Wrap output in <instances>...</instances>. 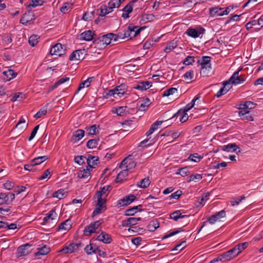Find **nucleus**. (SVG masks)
Masks as SVG:
<instances>
[{
	"mask_svg": "<svg viewBox=\"0 0 263 263\" xmlns=\"http://www.w3.org/2000/svg\"><path fill=\"white\" fill-rule=\"evenodd\" d=\"M210 61L211 58L208 56H203L201 60H199L198 61L201 65L200 73L203 77L208 76L209 71L211 69Z\"/></svg>",
	"mask_w": 263,
	"mask_h": 263,
	"instance_id": "nucleus-1",
	"label": "nucleus"
},
{
	"mask_svg": "<svg viewBox=\"0 0 263 263\" xmlns=\"http://www.w3.org/2000/svg\"><path fill=\"white\" fill-rule=\"evenodd\" d=\"M103 219L91 222L89 225L86 226L83 230V234L86 236H89L92 234L97 232V230L103 223Z\"/></svg>",
	"mask_w": 263,
	"mask_h": 263,
	"instance_id": "nucleus-2",
	"label": "nucleus"
},
{
	"mask_svg": "<svg viewBox=\"0 0 263 263\" xmlns=\"http://www.w3.org/2000/svg\"><path fill=\"white\" fill-rule=\"evenodd\" d=\"M111 36L109 35V33H108L99 37L95 41L94 43L96 47L100 49L104 48L107 45L111 43Z\"/></svg>",
	"mask_w": 263,
	"mask_h": 263,
	"instance_id": "nucleus-3",
	"label": "nucleus"
},
{
	"mask_svg": "<svg viewBox=\"0 0 263 263\" xmlns=\"http://www.w3.org/2000/svg\"><path fill=\"white\" fill-rule=\"evenodd\" d=\"M143 29V27L139 28L137 26L129 25L127 30L124 32V35L128 40L138 35Z\"/></svg>",
	"mask_w": 263,
	"mask_h": 263,
	"instance_id": "nucleus-4",
	"label": "nucleus"
},
{
	"mask_svg": "<svg viewBox=\"0 0 263 263\" xmlns=\"http://www.w3.org/2000/svg\"><path fill=\"white\" fill-rule=\"evenodd\" d=\"M57 214L54 209H52L47 215L44 217L43 220V224H46L50 222L54 224L57 221Z\"/></svg>",
	"mask_w": 263,
	"mask_h": 263,
	"instance_id": "nucleus-5",
	"label": "nucleus"
},
{
	"mask_svg": "<svg viewBox=\"0 0 263 263\" xmlns=\"http://www.w3.org/2000/svg\"><path fill=\"white\" fill-rule=\"evenodd\" d=\"M205 31V30L201 27H197L196 28H189L185 32V33L189 36L193 38H197L201 34H203Z\"/></svg>",
	"mask_w": 263,
	"mask_h": 263,
	"instance_id": "nucleus-6",
	"label": "nucleus"
},
{
	"mask_svg": "<svg viewBox=\"0 0 263 263\" xmlns=\"http://www.w3.org/2000/svg\"><path fill=\"white\" fill-rule=\"evenodd\" d=\"M65 47L61 43H57L50 49V53L51 55L61 56L65 54Z\"/></svg>",
	"mask_w": 263,
	"mask_h": 263,
	"instance_id": "nucleus-7",
	"label": "nucleus"
},
{
	"mask_svg": "<svg viewBox=\"0 0 263 263\" xmlns=\"http://www.w3.org/2000/svg\"><path fill=\"white\" fill-rule=\"evenodd\" d=\"M15 198L12 193H0V204H9Z\"/></svg>",
	"mask_w": 263,
	"mask_h": 263,
	"instance_id": "nucleus-8",
	"label": "nucleus"
},
{
	"mask_svg": "<svg viewBox=\"0 0 263 263\" xmlns=\"http://www.w3.org/2000/svg\"><path fill=\"white\" fill-rule=\"evenodd\" d=\"M81 242L79 243H70L68 246H65L59 252H63L65 254L71 253L79 249V248L82 246Z\"/></svg>",
	"mask_w": 263,
	"mask_h": 263,
	"instance_id": "nucleus-9",
	"label": "nucleus"
},
{
	"mask_svg": "<svg viewBox=\"0 0 263 263\" xmlns=\"http://www.w3.org/2000/svg\"><path fill=\"white\" fill-rule=\"evenodd\" d=\"M86 52L84 49L76 50L71 54L69 60L70 61L82 60L85 58Z\"/></svg>",
	"mask_w": 263,
	"mask_h": 263,
	"instance_id": "nucleus-10",
	"label": "nucleus"
},
{
	"mask_svg": "<svg viewBox=\"0 0 263 263\" xmlns=\"http://www.w3.org/2000/svg\"><path fill=\"white\" fill-rule=\"evenodd\" d=\"M31 246V245L28 243L20 246L17 249L16 256L17 257H21L29 254L31 252L29 250Z\"/></svg>",
	"mask_w": 263,
	"mask_h": 263,
	"instance_id": "nucleus-11",
	"label": "nucleus"
},
{
	"mask_svg": "<svg viewBox=\"0 0 263 263\" xmlns=\"http://www.w3.org/2000/svg\"><path fill=\"white\" fill-rule=\"evenodd\" d=\"M136 199V197L135 195L130 194L118 200L117 202V205H119V206L127 205L135 201Z\"/></svg>",
	"mask_w": 263,
	"mask_h": 263,
	"instance_id": "nucleus-12",
	"label": "nucleus"
},
{
	"mask_svg": "<svg viewBox=\"0 0 263 263\" xmlns=\"http://www.w3.org/2000/svg\"><path fill=\"white\" fill-rule=\"evenodd\" d=\"M137 0H132L124 7L122 10L123 11V13L122 14V17H123L124 19L129 17V14L132 12L133 10V6L134 4L137 2Z\"/></svg>",
	"mask_w": 263,
	"mask_h": 263,
	"instance_id": "nucleus-13",
	"label": "nucleus"
},
{
	"mask_svg": "<svg viewBox=\"0 0 263 263\" xmlns=\"http://www.w3.org/2000/svg\"><path fill=\"white\" fill-rule=\"evenodd\" d=\"M221 150L226 152H236L238 154L241 152V149L235 143L229 144L221 146Z\"/></svg>",
	"mask_w": 263,
	"mask_h": 263,
	"instance_id": "nucleus-14",
	"label": "nucleus"
},
{
	"mask_svg": "<svg viewBox=\"0 0 263 263\" xmlns=\"http://www.w3.org/2000/svg\"><path fill=\"white\" fill-rule=\"evenodd\" d=\"M224 262L230 261L232 259L238 256V252L236 251L234 247L232 249L223 253L222 254Z\"/></svg>",
	"mask_w": 263,
	"mask_h": 263,
	"instance_id": "nucleus-15",
	"label": "nucleus"
},
{
	"mask_svg": "<svg viewBox=\"0 0 263 263\" xmlns=\"http://www.w3.org/2000/svg\"><path fill=\"white\" fill-rule=\"evenodd\" d=\"M96 239L105 243H109L112 241L111 236L104 231H101V233L97 236Z\"/></svg>",
	"mask_w": 263,
	"mask_h": 263,
	"instance_id": "nucleus-16",
	"label": "nucleus"
},
{
	"mask_svg": "<svg viewBox=\"0 0 263 263\" xmlns=\"http://www.w3.org/2000/svg\"><path fill=\"white\" fill-rule=\"evenodd\" d=\"M131 155H129L127 157L125 158L121 162L120 167H121L122 165H126V168H127L128 170L135 167L136 166V163L134 161H132L131 160Z\"/></svg>",
	"mask_w": 263,
	"mask_h": 263,
	"instance_id": "nucleus-17",
	"label": "nucleus"
},
{
	"mask_svg": "<svg viewBox=\"0 0 263 263\" xmlns=\"http://www.w3.org/2000/svg\"><path fill=\"white\" fill-rule=\"evenodd\" d=\"M141 218L140 217L135 218L130 217L126 220L122 221V226L125 227H128L131 226H134L137 224L139 221H140Z\"/></svg>",
	"mask_w": 263,
	"mask_h": 263,
	"instance_id": "nucleus-18",
	"label": "nucleus"
},
{
	"mask_svg": "<svg viewBox=\"0 0 263 263\" xmlns=\"http://www.w3.org/2000/svg\"><path fill=\"white\" fill-rule=\"evenodd\" d=\"M239 71L240 70L235 71L228 81H229V82H231V83L235 85H238L242 83L243 80L242 79V80H240V77L239 75Z\"/></svg>",
	"mask_w": 263,
	"mask_h": 263,
	"instance_id": "nucleus-19",
	"label": "nucleus"
},
{
	"mask_svg": "<svg viewBox=\"0 0 263 263\" xmlns=\"http://www.w3.org/2000/svg\"><path fill=\"white\" fill-rule=\"evenodd\" d=\"M87 162L88 164V167L92 170V168L95 167L97 165L98 162L99 161V158L97 157L89 155L88 157L86 158Z\"/></svg>",
	"mask_w": 263,
	"mask_h": 263,
	"instance_id": "nucleus-20",
	"label": "nucleus"
},
{
	"mask_svg": "<svg viewBox=\"0 0 263 263\" xmlns=\"http://www.w3.org/2000/svg\"><path fill=\"white\" fill-rule=\"evenodd\" d=\"M3 74L4 75L3 79L5 81H9L17 76V73L12 69H8L7 71H4Z\"/></svg>",
	"mask_w": 263,
	"mask_h": 263,
	"instance_id": "nucleus-21",
	"label": "nucleus"
},
{
	"mask_svg": "<svg viewBox=\"0 0 263 263\" xmlns=\"http://www.w3.org/2000/svg\"><path fill=\"white\" fill-rule=\"evenodd\" d=\"M152 86V83L149 81H141L136 86H135L134 88L141 90H145L149 88Z\"/></svg>",
	"mask_w": 263,
	"mask_h": 263,
	"instance_id": "nucleus-22",
	"label": "nucleus"
},
{
	"mask_svg": "<svg viewBox=\"0 0 263 263\" xmlns=\"http://www.w3.org/2000/svg\"><path fill=\"white\" fill-rule=\"evenodd\" d=\"M93 34V33L91 30H87L80 34V39L90 41L92 40Z\"/></svg>",
	"mask_w": 263,
	"mask_h": 263,
	"instance_id": "nucleus-23",
	"label": "nucleus"
},
{
	"mask_svg": "<svg viewBox=\"0 0 263 263\" xmlns=\"http://www.w3.org/2000/svg\"><path fill=\"white\" fill-rule=\"evenodd\" d=\"M128 170L127 168L122 170L117 175L116 181L117 183H121L125 179L128 175Z\"/></svg>",
	"mask_w": 263,
	"mask_h": 263,
	"instance_id": "nucleus-24",
	"label": "nucleus"
},
{
	"mask_svg": "<svg viewBox=\"0 0 263 263\" xmlns=\"http://www.w3.org/2000/svg\"><path fill=\"white\" fill-rule=\"evenodd\" d=\"M49 252L50 248L45 245L42 247L38 248L37 249V252L34 253V255L36 257L40 255H45L47 254Z\"/></svg>",
	"mask_w": 263,
	"mask_h": 263,
	"instance_id": "nucleus-25",
	"label": "nucleus"
},
{
	"mask_svg": "<svg viewBox=\"0 0 263 263\" xmlns=\"http://www.w3.org/2000/svg\"><path fill=\"white\" fill-rule=\"evenodd\" d=\"M250 111L247 110H241L239 112V115L242 120L248 121H253V118L250 114Z\"/></svg>",
	"mask_w": 263,
	"mask_h": 263,
	"instance_id": "nucleus-26",
	"label": "nucleus"
},
{
	"mask_svg": "<svg viewBox=\"0 0 263 263\" xmlns=\"http://www.w3.org/2000/svg\"><path fill=\"white\" fill-rule=\"evenodd\" d=\"M142 206V205L140 204L137 206H135L132 208L127 209L125 212V215L126 216H133L135 213H136L138 210L139 211H141L142 209H140V208H141Z\"/></svg>",
	"mask_w": 263,
	"mask_h": 263,
	"instance_id": "nucleus-27",
	"label": "nucleus"
},
{
	"mask_svg": "<svg viewBox=\"0 0 263 263\" xmlns=\"http://www.w3.org/2000/svg\"><path fill=\"white\" fill-rule=\"evenodd\" d=\"M71 227V221L70 219H68L61 223L58 227V230H69Z\"/></svg>",
	"mask_w": 263,
	"mask_h": 263,
	"instance_id": "nucleus-28",
	"label": "nucleus"
},
{
	"mask_svg": "<svg viewBox=\"0 0 263 263\" xmlns=\"http://www.w3.org/2000/svg\"><path fill=\"white\" fill-rule=\"evenodd\" d=\"M230 85L229 81H226L223 83V86L217 92L216 96L219 98L226 94L229 90V88H227V86Z\"/></svg>",
	"mask_w": 263,
	"mask_h": 263,
	"instance_id": "nucleus-29",
	"label": "nucleus"
},
{
	"mask_svg": "<svg viewBox=\"0 0 263 263\" xmlns=\"http://www.w3.org/2000/svg\"><path fill=\"white\" fill-rule=\"evenodd\" d=\"M189 215H182L180 211L177 210L173 213H172L170 215V218L172 219H174L175 221H177L178 220L179 218H183L185 217H188Z\"/></svg>",
	"mask_w": 263,
	"mask_h": 263,
	"instance_id": "nucleus-30",
	"label": "nucleus"
},
{
	"mask_svg": "<svg viewBox=\"0 0 263 263\" xmlns=\"http://www.w3.org/2000/svg\"><path fill=\"white\" fill-rule=\"evenodd\" d=\"M85 132L82 129L77 130L73 134V140L77 142L81 139L84 136Z\"/></svg>",
	"mask_w": 263,
	"mask_h": 263,
	"instance_id": "nucleus-31",
	"label": "nucleus"
},
{
	"mask_svg": "<svg viewBox=\"0 0 263 263\" xmlns=\"http://www.w3.org/2000/svg\"><path fill=\"white\" fill-rule=\"evenodd\" d=\"M99 126L97 125H93L89 127L86 128V131L87 134L89 135H96L99 132L98 128Z\"/></svg>",
	"mask_w": 263,
	"mask_h": 263,
	"instance_id": "nucleus-32",
	"label": "nucleus"
},
{
	"mask_svg": "<svg viewBox=\"0 0 263 263\" xmlns=\"http://www.w3.org/2000/svg\"><path fill=\"white\" fill-rule=\"evenodd\" d=\"M151 181L148 177L142 179L140 182L137 183V186L145 189L148 187L150 184Z\"/></svg>",
	"mask_w": 263,
	"mask_h": 263,
	"instance_id": "nucleus-33",
	"label": "nucleus"
},
{
	"mask_svg": "<svg viewBox=\"0 0 263 263\" xmlns=\"http://www.w3.org/2000/svg\"><path fill=\"white\" fill-rule=\"evenodd\" d=\"M97 248L98 247L96 245L90 243L85 247L84 250L87 254L90 255L93 253H96V251L97 250Z\"/></svg>",
	"mask_w": 263,
	"mask_h": 263,
	"instance_id": "nucleus-34",
	"label": "nucleus"
},
{
	"mask_svg": "<svg viewBox=\"0 0 263 263\" xmlns=\"http://www.w3.org/2000/svg\"><path fill=\"white\" fill-rule=\"evenodd\" d=\"M162 122V121H157L152 124L149 130L146 133V136L151 135L157 128L158 126L161 125Z\"/></svg>",
	"mask_w": 263,
	"mask_h": 263,
	"instance_id": "nucleus-35",
	"label": "nucleus"
},
{
	"mask_svg": "<svg viewBox=\"0 0 263 263\" xmlns=\"http://www.w3.org/2000/svg\"><path fill=\"white\" fill-rule=\"evenodd\" d=\"M186 112H183L181 110H179L174 116V117H178L181 114H182L180 117V121L182 123L185 122L187 120L189 116Z\"/></svg>",
	"mask_w": 263,
	"mask_h": 263,
	"instance_id": "nucleus-36",
	"label": "nucleus"
},
{
	"mask_svg": "<svg viewBox=\"0 0 263 263\" xmlns=\"http://www.w3.org/2000/svg\"><path fill=\"white\" fill-rule=\"evenodd\" d=\"M91 170L88 166L86 169H83L82 171H80L78 173V177L80 178H85L90 176V171Z\"/></svg>",
	"mask_w": 263,
	"mask_h": 263,
	"instance_id": "nucleus-37",
	"label": "nucleus"
},
{
	"mask_svg": "<svg viewBox=\"0 0 263 263\" xmlns=\"http://www.w3.org/2000/svg\"><path fill=\"white\" fill-rule=\"evenodd\" d=\"M93 78H88L87 80L81 82L77 89V92H78L81 89L84 87H88L90 86L91 82H92Z\"/></svg>",
	"mask_w": 263,
	"mask_h": 263,
	"instance_id": "nucleus-38",
	"label": "nucleus"
},
{
	"mask_svg": "<svg viewBox=\"0 0 263 263\" xmlns=\"http://www.w3.org/2000/svg\"><path fill=\"white\" fill-rule=\"evenodd\" d=\"M67 195V192L65 191L64 189H60L55 192L53 194V197L59 198L60 199H62L66 197Z\"/></svg>",
	"mask_w": 263,
	"mask_h": 263,
	"instance_id": "nucleus-39",
	"label": "nucleus"
},
{
	"mask_svg": "<svg viewBox=\"0 0 263 263\" xmlns=\"http://www.w3.org/2000/svg\"><path fill=\"white\" fill-rule=\"evenodd\" d=\"M32 20L31 16L29 13H25L20 19V23L23 25H27V23Z\"/></svg>",
	"mask_w": 263,
	"mask_h": 263,
	"instance_id": "nucleus-40",
	"label": "nucleus"
},
{
	"mask_svg": "<svg viewBox=\"0 0 263 263\" xmlns=\"http://www.w3.org/2000/svg\"><path fill=\"white\" fill-rule=\"evenodd\" d=\"M48 157L47 156H40L36 158H34L32 160V163L34 164V166L39 165L44 162L45 160H47Z\"/></svg>",
	"mask_w": 263,
	"mask_h": 263,
	"instance_id": "nucleus-41",
	"label": "nucleus"
},
{
	"mask_svg": "<svg viewBox=\"0 0 263 263\" xmlns=\"http://www.w3.org/2000/svg\"><path fill=\"white\" fill-rule=\"evenodd\" d=\"M159 227V223L157 221H152L147 225V229L151 232L155 231Z\"/></svg>",
	"mask_w": 263,
	"mask_h": 263,
	"instance_id": "nucleus-42",
	"label": "nucleus"
},
{
	"mask_svg": "<svg viewBox=\"0 0 263 263\" xmlns=\"http://www.w3.org/2000/svg\"><path fill=\"white\" fill-rule=\"evenodd\" d=\"M221 8L218 7H213L210 8V14L212 17H214L215 16H219L218 14L221 13L222 11Z\"/></svg>",
	"mask_w": 263,
	"mask_h": 263,
	"instance_id": "nucleus-43",
	"label": "nucleus"
},
{
	"mask_svg": "<svg viewBox=\"0 0 263 263\" xmlns=\"http://www.w3.org/2000/svg\"><path fill=\"white\" fill-rule=\"evenodd\" d=\"M117 95H123L126 92V85L122 84L119 86H117L115 88Z\"/></svg>",
	"mask_w": 263,
	"mask_h": 263,
	"instance_id": "nucleus-44",
	"label": "nucleus"
},
{
	"mask_svg": "<svg viewBox=\"0 0 263 263\" xmlns=\"http://www.w3.org/2000/svg\"><path fill=\"white\" fill-rule=\"evenodd\" d=\"M73 4L71 3H66L61 8V11L63 13H66L72 8Z\"/></svg>",
	"mask_w": 263,
	"mask_h": 263,
	"instance_id": "nucleus-45",
	"label": "nucleus"
},
{
	"mask_svg": "<svg viewBox=\"0 0 263 263\" xmlns=\"http://www.w3.org/2000/svg\"><path fill=\"white\" fill-rule=\"evenodd\" d=\"M99 139H92L88 140L86 143V146L89 148H93L96 147Z\"/></svg>",
	"mask_w": 263,
	"mask_h": 263,
	"instance_id": "nucleus-46",
	"label": "nucleus"
},
{
	"mask_svg": "<svg viewBox=\"0 0 263 263\" xmlns=\"http://www.w3.org/2000/svg\"><path fill=\"white\" fill-rule=\"evenodd\" d=\"M202 178V176L201 174H195L190 176L188 178L187 182H189L191 181L197 182L200 181Z\"/></svg>",
	"mask_w": 263,
	"mask_h": 263,
	"instance_id": "nucleus-47",
	"label": "nucleus"
},
{
	"mask_svg": "<svg viewBox=\"0 0 263 263\" xmlns=\"http://www.w3.org/2000/svg\"><path fill=\"white\" fill-rule=\"evenodd\" d=\"M96 196L97 197V205H102L103 206L104 204L106 203V197H104V196L102 195L100 193H96Z\"/></svg>",
	"mask_w": 263,
	"mask_h": 263,
	"instance_id": "nucleus-48",
	"label": "nucleus"
},
{
	"mask_svg": "<svg viewBox=\"0 0 263 263\" xmlns=\"http://www.w3.org/2000/svg\"><path fill=\"white\" fill-rule=\"evenodd\" d=\"M48 104H47L46 106L42 108L34 116V117L37 119L41 118L42 116L45 115L47 112V106Z\"/></svg>",
	"mask_w": 263,
	"mask_h": 263,
	"instance_id": "nucleus-49",
	"label": "nucleus"
},
{
	"mask_svg": "<svg viewBox=\"0 0 263 263\" xmlns=\"http://www.w3.org/2000/svg\"><path fill=\"white\" fill-rule=\"evenodd\" d=\"M248 245V242H245L239 243L234 247L235 249H236V251L238 252V255L247 248Z\"/></svg>",
	"mask_w": 263,
	"mask_h": 263,
	"instance_id": "nucleus-50",
	"label": "nucleus"
},
{
	"mask_svg": "<svg viewBox=\"0 0 263 263\" xmlns=\"http://www.w3.org/2000/svg\"><path fill=\"white\" fill-rule=\"evenodd\" d=\"M177 46V42L173 40L167 45L164 49V51L167 53L170 52L171 51L175 49Z\"/></svg>",
	"mask_w": 263,
	"mask_h": 263,
	"instance_id": "nucleus-51",
	"label": "nucleus"
},
{
	"mask_svg": "<svg viewBox=\"0 0 263 263\" xmlns=\"http://www.w3.org/2000/svg\"><path fill=\"white\" fill-rule=\"evenodd\" d=\"M25 98V95L24 94H23L22 92H16L14 94V95L11 99V101L12 102H15L16 101H21Z\"/></svg>",
	"mask_w": 263,
	"mask_h": 263,
	"instance_id": "nucleus-52",
	"label": "nucleus"
},
{
	"mask_svg": "<svg viewBox=\"0 0 263 263\" xmlns=\"http://www.w3.org/2000/svg\"><path fill=\"white\" fill-rule=\"evenodd\" d=\"M256 104L251 101H246L242 105L241 109V110H246L247 109H251L255 107Z\"/></svg>",
	"mask_w": 263,
	"mask_h": 263,
	"instance_id": "nucleus-53",
	"label": "nucleus"
},
{
	"mask_svg": "<svg viewBox=\"0 0 263 263\" xmlns=\"http://www.w3.org/2000/svg\"><path fill=\"white\" fill-rule=\"evenodd\" d=\"M111 186L109 185H106L101 188V190L97 192V193L101 194L104 197H106L109 192Z\"/></svg>",
	"mask_w": 263,
	"mask_h": 263,
	"instance_id": "nucleus-54",
	"label": "nucleus"
},
{
	"mask_svg": "<svg viewBox=\"0 0 263 263\" xmlns=\"http://www.w3.org/2000/svg\"><path fill=\"white\" fill-rule=\"evenodd\" d=\"M246 197L244 195L232 198L231 200H230L231 204L232 206L238 205L240 203V202L242 200H243Z\"/></svg>",
	"mask_w": 263,
	"mask_h": 263,
	"instance_id": "nucleus-55",
	"label": "nucleus"
},
{
	"mask_svg": "<svg viewBox=\"0 0 263 263\" xmlns=\"http://www.w3.org/2000/svg\"><path fill=\"white\" fill-rule=\"evenodd\" d=\"M39 38L37 35L33 34L31 35L28 41L29 44L32 47L34 46L37 44Z\"/></svg>",
	"mask_w": 263,
	"mask_h": 263,
	"instance_id": "nucleus-56",
	"label": "nucleus"
},
{
	"mask_svg": "<svg viewBox=\"0 0 263 263\" xmlns=\"http://www.w3.org/2000/svg\"><path fill=\"white\" fill-rule=\"evenodd\" d=\"M116 111L112 110L114 112H116L118 115L123 116L125 114L126 107L120 106L115 109Z\"/></svg>",
	"mask_w": 263,
	"mask_h": 263,
	"instance_id": "nucleus-57",
	"label": "nucleus"
},
{
	"mask_svg": "<svg viewBox=\"0 0 263 263\" xmlns=\"http://www.w3.org/2000/svg\"><path fill=\"white\" fill-rule=\"evenodd\" d=\"M177 92V89L176 88L172 87L168 89L165 90L163 93V96L168 97L170 95H172L175 92Z\"/></svg>",
	"mask_w": 263,
	"mask_h": 263,
	"instance_id": "nucleus-58",
	"label": "nucleus"
},
{
	"mask_svg": "<svg viewBox=\"0 0 263 263\" xmlns=\"http://www.w3.org/2000/svg\"><path fill=\"white\" fill-rule=\"evenodd\" d=\"M213 215L214 216H215V219L217 221H220L221 218L226 217V212L224 210H221V211L213 214Z\"/></svg>",
	"mask_w": 263,
	"mask_h": 263,
	"instance_id": "nucleus-59",
	"label": "nucleus"
},
{
	"mask_svg": "<svg viewBox=\"0 0 263 263\" xmlns=\"http://www.w3.org/2000/svg\"><path fill=\"white\" fill-rule=\"evenodd\" d=\"M213 215L214 216H215V219L217 221H220L221 218L226 217V212L224 210H221V211L213 214Z\"/></svg>",
	"mask_w": 263,
	"mask_h": 263,
	"instance_id": "nucleus-60",
	"label": "nucleus"
},
{
	"mask_svg": "<svg viewBox=\"0 0 263 263\" xmlns=\"http://www.w3.org/2000/svg\"><path fill=\"white\" fill-rule=\"evenodd\" d=\"M202 158L197 153L191 154L189 157V159L194 162H198Z\"/></svg>",
	"mask_w": 263,
	"mask_h": 263,
	"instance_id": "nucleus-61",
	"label": "nucleus"
},
{
	"mask_svg": "<svg viewBox=\"0 0 263 263\" xmlns=\"http://www.w3.org/2000/svg\"><path fill=\"white\" fill-rule=\"evenodd\" d=\"M69 80V77H65L62 78L60 79L57 82H56L54 83L53 87V88H56L59 85H61L62 84H63L65 82L68 81Z\"/></svg>",
	"mask_w": 263,
	"mask_h": 263,
	"instance_id": "nucleus-62",
	"label": "nucleus"
},
{
	"mask_svg": "<svg viewBox=\"0 0 263 263\" xmlns=\"http://www.w3.org/2000/svg\"><path fill=\"white\" fill-rule=\"evenodd\" d=\"M194 74V71L193 70H190V71L186 72L183 76V77L186 80H191L193 78Z\"/></svg>",
	"mask_w": 263,
	"mask_h": 263,
	"instance_id": "nucleus-63",
	"label": "nucleus"
},
{
	"mask_svg": "<svg viewBox=\"0 0 263 263\" xmlns=\"http://www.w3.org/2000/svg\"><path fill=\"white\" fill-rule=\"evenodd\" d=\"M178 171L179 172L177 173L180 174L182 176H187L189 173V167L187 166L179 169Z\"/></svg>",
	"mask_w": 263,
	"mask_h": 263,
	"instance_id": "nucleus-64",
	"label": "nucleus"
}]
</instances>
